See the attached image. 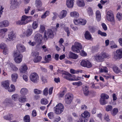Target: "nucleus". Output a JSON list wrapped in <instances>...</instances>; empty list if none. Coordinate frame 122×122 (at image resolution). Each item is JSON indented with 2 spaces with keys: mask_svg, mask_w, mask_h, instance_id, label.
<instances>
[{
  "mask_svg": "<svg viewBox=\"0 0 122 122\" xmlns=\"http://www.w3.org/2000/svg\"><path fill=\"white\" fill-rule=\"evenodd\" d=\"M94 58L95 60L98 62L102 61H103L102 57L101 54L99 55H97L94 56Z\"/></svg>",
  "mask_w": 122,
  "mask_h": 122,
  "instance_id": "obj_17",
  "label": "nucleus"
},
{
  "mask_svg": "<svg viewBox=\"0 0 122 122\" xmlns=\"http://www.w3.org/2000/svg\"><path fill=\"white\" fill-rule=\"evenodd\" d=\"M113 108L112 106L110 105H108L105 107L106 110V111H110L112 110Z\"/></svg>",
  "mask_w": 122,
  "mask_h": 122,
  "instance_id": "obj_41",
  "label": "nucleus"
},
{
  "mask_svg": "<svg viewBox=\"0 0 122 122\" xmlns=\"http://www.w3.org/2000/svg\"><path fill=\"white\" fill-rule=\"evenodd\" d=\"M32 56L34 57L33 61L37 63L41 61L42 57L39 56V53L37 51H34L31 54Z\"/></svg>",
  "mask_w": 122,
  "mask_h": 122,
  "instance_id": "obj_5",
  "label": "nucleus"
},
{
  "mask_svg": "<svg viewBox=\"0 0 122 122\" xmlns=\"http://www.w3.org/2000/svg\"><path fill=\"white\" fill-rule=\"evenodd\" d=\"M70 71L71 73L73 74L75 73H78L79 72V71H76L72 69H70Z\"/></svg>",
  "mask_w": 122,
  "mask_h": 122,
  "instance_id": "obj_62",
  "label": "nucleus"
},
{
  "mask_svg": "<svg viewBox=\"0 0 122 122\" xmlns=\"http://www.w3.org/2000/svg\"><path fill=\"white\" fill-rule=\"evenodd\" d=\"M65 30L66 32L67 33V36H69L70 34V32L68 28L67 27H65Z\"/></svg>",
  "mask_w": 122,
  "mask_h": 122,
  "instance_id": "obj_64",
  "label": "nucleus"
},
{
  "mask_svg": "<svg viewBox=\"0 0 122 122\" xmlns=\"http://www.w3.org/2000/svg\"><path fill=\"white\" fill-rule=\"evenodd\" d=\"M86 62H87L88 63H86V67L88 68H89L92 66V64L88 61L87 60Z\"/></svg>",
  "mask_w": 122,
  "mask_h": 122,
  "instance_id": "obj_56",
  "label": "nucleus"
},
{
  "mask_svg": "<svg viewBox=\"0 0 122 122\" xmlns=\"http://www.w3.org/2000/svg\"><path fill=\"white\" fill-rule=\"evenodd\" d=\"M11 8L13 9H15L17 6L18 3L17 0H10Z\"/></svg>",
  "mask_w": 122,
  "mask_h": 122,
  "instance_id": "obj_14",
  "label": "nucleus"
},
{
  "mask_svg": "<svg viewBox=\"0 0 122 122\" xmlns=\"http://www.w3.org/2000/svg\"><path fill=\"white\" fill-rule=\"evenodd\" d=\"M84 117H82L81 116V117L80 118V122H85L87 121V120Z\"/></svg>",
  "mask_w": 122,
  "mask_h": 122,
  "instance_id": "obj_63",
  "label": "nucleus"
},
{
  "mask_svg": "<svg viewBox=\"0 0 122 122\" xmlns=\"http://www.w3.org/2000/svg\"><path fill=\"white\" fill-rule=\"evenodd\" d=\"M82 46L81 44L78 42H76L72 47V50L75 53H78L80 52V50L82 49Z\"/></svg>",
  "mask_w": 122,
  "mask_h": 122,
  "instance_id": "obj_3",
  "label": "nucleus"
},
{
  "mask_svg": "<svg viewBox=\"0 0 122 122\" xmlns=\"http://www.w3.org/2000/svg\"><path fill=\"white\" fill-rule=\"evenodd\" d=\"M38 22L36 21H33L32 24V27L33 29H35L38 27Z\"/></svg>",
  "mask_w": 122,
  "mask_h": 122,
  "instance_id": "obj_33",
  "label": "nucleus"
},
{
  "mask_svg": "<svg viewBox=\"0 0 122 122\" xmlns=\"http://www.w3.org/2000/svg\"><path fill=\"white\" fill-rule=\"evenodd\" d=\"M41 104L46 105L48 103V101L46 99L42 98L41 100Z\"/></svg>",
  "mask_w": 122,
  "mask_h": 122,
  "instance_id": "obj_39",
  "label": "nucleus"
},
{
  "mask_svg": "<svg viewBox=\"0 0 122 122\" xmlns=\"http://www.w3.org/2000/svg\"><path fill=\"white\" fill-rule=\"evenodd\" d=\"M101 98L105 99H107L109 98V96L107 94L102 93L101 95Z\"/></svg>",
  "mask_w": 122,
  "mask_h": 122,
  "instance_id": "obj_38",
  "label": "nucleus"
},
{
  "mask_svg": "<svg viewBox=\"0 0 122 122\" xmlns=\"http://www.w3.org/2000/svg\"><path fill=\"white\" fill-rule=\"evenodd\" d=\"M33 30L31 29H28L27 30L25 33V35L27 36L28 37L32 34Z\"/></svg>",
  "mask_w": 122,
  "mask_h": 122,
  "instance_id": "obj_24",
  "label": "nucleus"
},
{
  "mask_svg": "<svg viewBox=\"0 0 122 122\" xmlns=\"http://www.w3.org/2000/svg\"><path fill=\"white\" fill-rule=\"evenodd\" d=\"M50 13L49 11H46L44 14L42 15L41 16V18L42 19L45 18L46 17L48 16L49 14Z\"/></svg>",
  "mask_w": 122,
  "mask_h": 122,
  "instance_id": "obj_43",
  "label": "nucleus"
},
{
  "mask_svg": "<svg viewBox=\"0 0 122 122\" xmlns=\"http://www.w3.org/2000/svg\"><path fill=\"white\" fill-rule=\"evenodd\" d=\"M66 73H65L63 76V77L67 80H69V81H73V79L71 77V74L68 73L66 75Z\"/></svg>",
  "mask_w": 122,
  "mask_h": 122,
  "instance_id": "obj_21",
  "label": "nucleus"
},
{
  "mask_svg": "<svg viewBox=\"0 0 122 122\" xmlns=\"http://www.w3.org/2000/svg\"><path fill=\"white\" fill-rule=\"evenodd\" d=\"M82 117H88L90 116V114L87 111H85L81 115Z\"/></svg>",
  "mask_w": 122,
  "mask_h": 122,
  "instance_id": "obj_34",
  "label": "nucleus"
},
{
  "mask_svg": "<svg viewBox=\"0 0 122 122\" xmlns=\"http://www.w3.org/2000/svg\"><path fill=\"white\" fill-rule=\"evenodd\" d=\"M67 13V12L66 10H63L60 13L59 15V18L61 19H62L65 17L66 16Z\"/></svg>",
  "mask_w": 122,
  "mask_h": 122,
  "instance_id": "obj_16",
  "label": "nucleus"
},
{
  "mask_svg": "<svg viewBox=\"0 0 122 122\" xmlns=\"http://www.w3.org/2000/svg\"><path fill=\"white\" fill-rule=\"evenodd\" d=\"M8 30L6 28L1 29L0 30V36L2 38L4 37L5 36L6 32Z\"/></svg>",
  "mask_w": 122,
  "mask_h": 122,
  "instance_id": "obj_15",
  "label": "nucleus"
},
{
  "mask_svg": "<svg viewBox=\"0 0 122 122\" xmlns=\"http://www.w3.org/2000/svg\"><path fill=\"white\" fill-rule=\"evenodd\" d=\"M100 71L101 72H104L107 73L108 72V70L106 67H104L103 69H101L100 70Z\"/></svg>",
  "mask_w": 122,
  "mask_h": 122,
  "instance_id": "obj_52",
  "label": "nucleus"
},
{
  "mask_svg": "<svg viewBox=\"0 0 122 122\" xmlns=\"http://www.w3.org/2000/svg\"><path fill=\"white\" fill-rule=\"evenodd\" d=\"M113 16V15L112 11H109L107 12V17L108 19H109V16H111V17H112V16Z\"/></svg>",
  "mask_w": 122,
  "mask_h": 122,
  "instance_id": "obj_47",
  "label": "nucleus"
},
{
  "mask_svg": "<svg viewBox=\"0 0 122 122\" xmlns=\"http://www.w3.org/2000/svg\"><path fill=\"white\" fill-rule=\"evenodd\" d=\"M54 108L55 113L57 114H60L63 112L64 107L62 104L59 103Z\"/></svg>",
  "mask_w": 122,
  "mask_h": 122,
  "instance_id": "obj_4",
  "label": "nucleus"
},
{
  "mask_svg": "<svg viewBox=\"0 0 122 122\" xmlns=\"http://www.w3.org/2000/svg\"><path fill=\"white\" fill-rule=\"evenodd\" d=\"M3 22L5 27L8 26L9 25V23L8 20H4L3 21Z\"/></svg>",
  "mask_w": 122,
  "mask_h": 122,
  "instance_id": "obj_59",
  "label": "nucleus"
},
{
  "mask_svg": "<svg viewBox=\"0 0 122 122\" xmlns=\"http://www.w3.org/2000/svg\"><path fill=\"white\" fill-rule=\"evenodd\" d=\"M77 4L80 7H83L85 5V3L83 0H77Z\"/></svg>",
  "mask_w": 122,
  "mask_h": 122,
  "instance_id": "obj_22",
  "label": "nucleus"
},
{
  "mask_svg": "<svg viewBox=\"0 0 122 122\" xmlns=\"http://www.w3.org/2000/svg\"><path fill=\"white\" fill-rule=\"evenodd\" d=\"M0 47L2 49H5L7 48V46L4 43H2L0 45Z\"/></svg>",
  "mask_w": 122,
  "mask_h": 122,
  "instance_id": "obj_53",
  "label": "nucleus"
},
{
  "mask_svg": "<svg viewBox=\"0 0 122 122\" xmlns=\"http://www.w3.org/2000/svg\"><path fill=\"white\" fill-rule=\"evenodd\" d=\"M19 97V95L17 94H14L11 96V98L12 100L15 101H17Z\"/></svg>",
  "mask_w": 122,
  "mask_h": 122,
  "instance_id": "obj_31",
  "label": "nucleus"
},
{
  "mask_svg": "<svg viewBox=\"0 0 122 122\" xmlns=\"http://www.w3.org/2000/svg\"><path fill=\"white\" fill-rule=\"evenodd\" d=\"M88 13L90 16H92L93 15V11L92 9L89 7L87 9Z\"/></svg>",
  "mask_w": 122,
  "mask_h": 122,
  "instance_id": "obj_49",
  "label": "nucleus"
},
{
  "mask_svg": "<svg viewBox=\"0 0 122 122\" xmlns=\"http://www.w3.org/2000/svg\"><path fill=\"white\" fill-rule=\"evenodd\" d=\"M117 17L119 20H120L122 19V14L120 13H118L117 15Z\"/></svg>",
  "mask_w": 122,
  "mask_h": 122,
  "instance_id": "obj_51",
  "label": "nucleus"
},
{
  "mask_svg": "<svg viewBox=\"0 0 122 122\" xmlns=\"http://www.w3.org/2000/svg\"><path fill=\"white\" fill-rule=\"evenodd\" d=\"M2 85L5 89H7L9 87V83L8 81H2L1 82Z\"/></svg>",
  "mask_w": 122,
  "mask_h": 122,
  "instance_id": "obj_19",
  "label": "nucleus"
},
{
  "mask_svg": "<svg viewBox=\"0 0 122 122\" xmlns=\"http://www.w3.org/2000/svg\"><path fill=\"white\" fill-rule=\"evenodd\" d=\"M12 117V114H10L4 116V118L6 120H10Z\"/></svg>",
  "mask_w": 122,
  "mask_h": 122,
  "instance_id": "obj_36",
  "label": "nucleus"
},
{
  "mask_svg": "<svg viewBox=\"0 0 122 122\" xmlns=\"http://www.w3.org/2000/svg\"><path fill=\"white\" fill-rule=\"evenodd\" d=\"M32 18L31 16H28L25 15H23L21 20L17 21L16 24L19 25H25Z\"/></svg>",
  "mask_w": 122,
  "mask_h": 122,
  "instance_id": "obj_2",
  "label": "nucleus"
},
{
  "mask_svg": "<svg viewBox=\"0 0 122 122\" xmlns=\"http://www.w3.org/2000/svg\"><path fill=\"white\" fill-rule=\"evenodd\" d=\"M28 67L26 65L23 64L22 65L19 69L20 73H25L28 69Z\"/></svg>",
  "mask_w": 122,
  "mask_h": 122,
  "instance_id": "obj_13",
  "label": "nucleus"
},
{
  "mask_svg": "<svg viewBox=\"0 0 122 122\" xmlns=\"http://www.w3.org/2000/svg\"><path fill=\"white\" fill-rule=\"evenodd\" d=\"M7 89L8 90L9 92H14L15 90V88L14 85L11 84L10 86V87L8 88Z\"/></svg>",
  "mask_w": 122,
  "mask_h": 122,
  "instance_id": "obj_30",
  "label": "nucleus"
},
{
  "mask_svg": "<svg viewBox=\"0 0 122 122\" xmlns=\"http://www.w3.org/2000/svg\"><path fill=\"white\" fill-rule=\"evenodd\" d=\"M48 89L47 88H46L43 91V94L44 95L46 96L48 94Z\"/></svg>",
  "mask_w": 122,
  "mask_h": 122,
  "instance_id": "obj_57",
  "label": "nucleus"
},
{
  "mask_svg": "<svg viewBox=\"0 0 122 122\" xmlns=\"http://www.w3.org/2000/svg\"><path fill=\"white\" fill-rule=\"evenodd\" d=\"M28 92V90L26 88H23L21 89L20 93L22 95L25 96L27 94Z\"/></svg>",
  "mask_w": 122,
  "mask_h": 122,
  "instance_id": "obj_20",
  "label": "nucleus"
},
{
  "mask_svg": "<svg viewBox=\"0 0 122 122\" xmlns=\"http://www.w3.org/2000/svg\"><path fill=\"white\" fill-rule=\"evenodd\" d=\"M34 38L36 42L39 44L41 43L43 39V37L39 33L35 35Z\"/></svg>",
  "mask_w": 122,
  "mask_h": 122,
  "instance_id": "obj_10",
  "label": "nucleus"
},
{
  "mask_svg": "<svg viewBox=\"0 0 122 122\" xmlns=\"http://www.w3.org/2000/svg\"><path fill=\"white\" fill-rule=\"evenodd\" d=\"M73 98V95L71 94H67L65 96V100L66 103L67 104H70Z\"/></svg>",
  "mask_w": 122,
  "mask_h": 122,
  "instance_id": "obj_7",
  "label": "nucleus"
},
{
  "mask_svg": "<svg viewBox=\"0 0 122 122\" xmlns=\"http://www.w3.org/2000/svg\"><path fill=\"white\" fill-rule=\"evenodd\" d=\"M26 96H23V97L19 98L18 99V100L20 102L24 103L26 101Z\"/></svg>",
  "mask_w": 122,
  "mask_h": 122,
  "instance_id": "obj_29",
  "label": "nucleus"
},
{
  "mask_svg": "<svg viewBox=\"0 0 122 122\" xmlns=\"http://www.w3.org/2000/svg\"><path fill=\"white\" fill-rule=\"evenodd\" d=\"M11 101L10 99L6 98L4 101L3 103L6 105H7L9 104H10L11 103Z\"/></svg>",
  "mask_w": 122,
  "mask_h": 122,
  "instance_id": "obj_46",
  "label": "nucleus"
},
{
  "mask_svg": "<svg viewBox=\"0 0 122 122\" xmlns=\"http://www.w3.org/2000/svg\"><path fill=\"white\" fill-rule=\"evenodd\" d=\"M10 67L12 70L14 71H16L18 70V68H17L15 65H14L12 64H11Z\"/></svg>",
  "mask_w": 122,
  "mask_h": 122,
  "instance_id": "obj_48",
  "label": "nucleus"
},
{
  "mask_svg": "<svg viewBox=\"0 0 122 122\" xmlns=\"http://www.w3.org/2000/svg\"><path fill=\"white\" fill-rule=\"evenodd\" d=\"M74 22L75 25H77L80 24L82 25H84L86 24V20L82 19L78 20H74Z\"/></svg>",
  "mask_w": 122,
  "mask_h": 122,
  "instance_id": "obj_12",
  "label": "nucleus"
},
{
  "mask_svg": "<svg viewBox=\"0 0 122 122\" xmlns=\"http://www.w3.org/2000/svg\"><path fill=\"white\" fill-rule=\"evenodd\" d=\"M82 83L80 81L73 82L72 84L74 85H76L77 86H79L82 85Z\"/></svg>",
  "mask_w": 122,
  "mask_h": 122,
  "instance_id": "obj_58",
  "label": "nucleus"
},
{
  "mask_svg": "<svg viewBox=\"0 0 122 122\" xmlns=\"http://www.w3.org/2000/svg\"><path fill=\"white\" fill-rule=\"evenodd\" d=\"M100 102L101 104L104 105L107 103V102L106 99L100 98Z\"/></svg>",
  "mask_w": 122,
  "mask_h": 122,
  "instance_id": "obj_37",
  "label": "nucleus"
},
{
  "mask_svg": "<svg viewBox=\"0 0 122 122\" xmlns=\"http://www.w3.org/2000/svg\"><path fill=\"white\" fill-rule=\"evenodd\" d=\"M45 30V26L43 25H41L39 30L40 32L41 33H42L44 32Z\"/></svg>",
  "mask_w": 122,
  "mask_h": 122,
  "instance_id": "obj_45",
  "label": "nucleus"
},
{
  "mask_svg": "<svg viewBox=\"0 0 122 122\" xmlns=\"http://www.w3.org/2000/svg\"><path fill=\"white\" fill-rule=\"evenodd\" d=\"M85 37L86 39L87 40H90L92 38V36L89 32L86 31L85 34Z\"/></svg>",
  "mask_w": 122,
  "mask_h": 122,
  "instance_id": "obj_27",
  "label": "nucleus"
},
{
  "mask_svg": "<svg viewBox=\"0 0 122 122\" xmlns=\"http://www.w3.org/2000/svg\"><path fill=\"white\" fill-rule=\"evenodd\" d=\"M114 58L116 60L122 58V49L117 50L114 55Z\"/></svg>",
  "mask_w": 122,
  "mask_h": 122,
  "instance_id": "obj_9",
  "label": "nucleus"
},
{
  "mask_svg": "<svg viewBox=\"0 0 122 122\" xmlns=\"http://www.w3.org/2000/svg\"><path fill=\"white\" fill-rule=\"evenodd\" d=\"M24 122H30V118L29 116L28 115L25 116L24 117Z\"/></svg>",
  "mask_w": 122,
  "mask_h": 122,
  "instance_id": "obj_40",
  "label": "nucleus"
},
{
  "mask_svg": "<svg viewBox=\"0 0 122 122\" xmlns=\"http://www.w3.org/2000/svg\"><path fill=\"white\" fill-rule=\"evenodd\" d=\"M96 16L98 21H100L101 20V14L99 11H97L96 12Z\"/></svg>",
  "mask_w": 122,
  "mask_h": 122,
  "instance_id": "obj_28",
  "label": "nucleus"
},
{
  "mask_svg": "<svg viewBox=\"0 0 122 122\" xmlns=\"http://www.w3.org/2000/svg\"><path fill=\"white\" fill-rule=\"evenodd\" d=\"M18 76L16 73H13L11 77L12 81L13 82H15L16 81L17 79L18 78Z\"/></svg>",
  "mask_w": 122,
  "mask_h": 122,
  "instance_id": "obj_25",
  "label": "nucleus"
},
{
  "mask_svg": "<svg viewBox=\"0 0 122 122\" xmlns=\"http://www.w3.org/2000/svg\"><path fill=\"white\" fill-rule=\"evenodd\" d=\"M101 54V55L102 57V59L103 60L104 58H107L109 56L106 53H102Z\"/></svg>",
  "mask_w": 122,
  "mask_h": 122,
  "instance_id": "obj_55",
  "label": "nucleus"
},
{
  "mask_svg": "<svg viewBox=\"0 0 122 122\" xmlns=\"http://www.w3.org/2000/svg\"><path fill=\"white\" fill-rule=\"evenodd\" d=\"M86 60L85 61L84 60H82L81 62L80 65L84 67H86V63H87L86 62Z\"/></svg>",
  "mask_w": 122,
  "mask_h": 122,
  "instance_id": "obj_54",
  "label": "nucleus"
},
{
  "mask_svg": "<svg viewBox=\"0 0 122 122\" xmlns=\"http://www.w3.org/2000/svg\"><path fill=\"white\" fill-rule=\"evenodd\" d=\"M15 35L13 31H12L9 33L8 34V37L6 39L5 41H13L15 38Z\"/></svg>",
  "mask_w": 122,
  "mask_h": 122,
  "instance_id": "obj_11",
  "label": "nucleus"
},
{
  "mask_svg": "<svg viewBox=\"0 0 122 122\" xmlns=\"http://www.w3.org/2000/svg\"><path fill=\"white\" fill-rule=\"evenodd\" d=\"M30 80L34 83H36L38 79L39 76L36 73H31L30 77Z\"/></svg>",
  "mask_w": 122,
  "mask_h": 122,
  "instance_id": "obj_8",
  "label": "nucleus"
},
{
  "mask_svg": "<svg viewBox=\"0 0 122 122\" xmlns=\"http://www.w3.org/2000/svg\"><path fill=\"white\" fill-rule=\"evenodd\" d=\"M53 32L51 29L48 30L46 32L44 33V38L45 40H47L49 38H53Z\"/></svg>",
  "mask_w": 122,
  "mask_h": 122,
  "instance_id": "obj_6",
  "label": "nucleus"
},
{
  "mask_svg": "<svg viewBox=\"0 0 122 122\" xmlns=\"http://www.w3.org/2000/svg\"><path fill=\"white\" fill-rule=\"evenodd\" d=\"M69 56L70 58L74 59H77L78 57V56L77 55L71 52L69 53Z\"/></svg>",
  "mask_w": 122,
  "mask_h": 122,
  "instance_id": "obj_23",
  "label": "nucleus"
},
{
  "mask_svg": "<svg viewBox=\"0 0 122 122\" xmlns=\"http://www.w3.org/2000/svg\"><path fill=\"white\" fill-rule=\"evenodd\" d=\"M98 34L102 36H106L107 34L106 33L102 32L100 30H99L98 31Z\"/></svg>",
  "mask_w": 122,
  "mask_h": 122,
  "instance_id": "obj_60",
  "label": "nucleus"
},
{
  "mask_svg": "<svg viewBox=\"0 0 122 122\" xmlns=\"http://www.w3.org/2000/svg\"><path fill=\"white\" fill-rule=\"evenodd\" d=\"M71 17L75 18H77L79 16V14L77 11H74L70 12V14Z\"/></svg>",
  "mask_w": 122,
  "mask_h": 122,
  "instance_id": "obj_18",
  "label": "nucleus"
},
{
  "mask_svg": "<svg viewBox=\"0 0 122 122\" xmlns=\"http://www.w3.org/2000/svg\"><path fill=\"white\" fill-rule=\"evenodd\" d=\"M118 112V110L117 108H114L113 109L111 112V113L113 116H115L117 113Z\"/></svg>",
  "mask_w": 122,
  "mask_h": 122,
  "instance_id": "obj_35",
  "label": "nucleus"
},
{
  "mask_svg": "<svg viewBox=\"0 0 122 122\" xmlns=\"http://www.w3.org/2000/svg\"><path fill=\"white\" fill-rule=\"evenodd\" d=\"M36 6L39 8L41 7L42 5V3L41 1L39 0H37L36 1Z\"/></svg>",
  "mask_w": 122,
  "mask_h": 122,
  "instance_id": "obj_42",
  "label": "nucleus"
},
{
  "mask_svg": "<svg viewBox=\"0 0 122 122\" xmlns=\"http://www.w3.org/2000/svg\"><path fill=\"white\" fill-rule=\"evenodd\" d=\"M66 4L67 6L69 8H72L73 6L74 2L66 1Z\"/></svg>",
  "mask_w": 122,
  "mask_h": 122,
  "instance_id": "obj_32",
  "label": "nucleus"
},
{
  "mask_svg": "<svg viewBox=\"0 0 122 122\" xmlns=\"http://www.w3.org/2000/svg\"><path fill=\"white\" fill-rule=\"evenodd\" d=\"M17 50L15 51L13 53V56L15 62L17 63H19L22 61L23 56L21 52L25 51V48L24 46L20 44L16 46Z\"/></svg>",
  "mask_w": 122,
  "mask_h": 122,
  "instance_id": "obj_1",
  "label": "nucleus"
},
{
  "mask_svg": "<svg viewBox=\"0 0 122 122\" xmlns=\"http://www.w3.org/2000/svg\"><path fill=\"white\" fill-rule=\"evenodd\" d=\"M88 89V87L87 86H85L83 88L84 94L85 96H87L89 93Z\"/></svg>",
  "mask_w": 122,
  "mask_h": 122,
  "instance_id": "obj_26",
  "label": "nucleus"
},
{
  "mask_svg": "<svg viewBox=\"0 0 122 122\" xmlns=\"http://www.w3.org/2000/svg\"><path fill=\"white\" fill-rule=\"evenodd\" d=\"M54 116L53 113L52 112H50L48 114V116L49 118L50 119L53 118Z\"/></svg>",
  "mask_w": 122,
  "mask_h": 122,
  "instance_id": "obj_61",
  "label": "nucleus"
},
{
  "mask_svg": "<svg viewBox=\"0 0 122 122\" xmlns=\"http://www.w3.org/2000/svg\"><path fill=\"white\" fill-rule=\"evenodd\" d=\"M34 92L35 94H41L42 93V92L41 90L35 89H34Z\"/></svg>",
  "mask_w": 122,
  "mask_h": 122,
  "instance_id": "obj_50",
  "label": "nucleus"
},
{
  "mask_svg": "<svg viewBox=\"0 0 122 122\" xmlns=\"http://www.w3.org/2000/svg\"><path fill=\"white\" fill-rule=\"evenodd\" d=\"M114 71L116 73H118L120 71V70L117 66H114L113 68Z\"/></svg>",
  "mask_w": 122,
  "mask_h": 122,
  "instance_id": "obj_44",
  "label": "nucleus"
}]
</instances>
